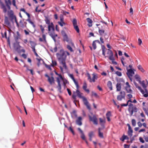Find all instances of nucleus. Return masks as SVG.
<instances>
[{
	"mask_svg": "<svg viewBox=\"0 0 148 148\" xmlns=\"http://www.w3.org/2000/svg\"><path fill=\"white\" fill-rule=\"evenodd\" d=\"M116 91H120L121 89V85L120 83H118L116 85Z\"/></svg>",
	"mask_w": 148,
	"mask_h": 148,
	"instance_id": "obj_32",
	"label": "nucleus"
},
{
	"mask_svg": "<svg viewBox=\"0 0 148 148\" xmlns=\"http://www.w3.org/2000/svg\"><path fill=\"white\" fill-rule=\"evenodd\" d=\"M49 35L52 38L54 41L55 42H56V38L58 36V35L57 34H55L54 32L49 33Z\"/></svg>",
	"mask_w": 148,
	"mask_h": 148,
	"instance_id": "obj_23",
	"label": "nucleus"
},
{
	"mask_svg": "<svg viewBox=\"0 0 148 148\" xmlns=\"http://www.w3.org/2000/svg\"><path fill=\"white\" fill-rule=\"evenodd\" d=\"M99 120L100 121V123H105V120H103L101 118H99Z\"/></svg>",
	"mask_w": 148,
	"mask_h": 148,
	"instance_id": "obj_56",
	"label": "nucleus"
},
{
	"mask_svg": "<svg viewBox=\"0 0 148 148\" xmlns=\"http://www.w3.org/2000/svg\"><path fill=\"white\" fill-rule=\"evenodd\" d=\"M71 114L73 115L75 117H77V111L75 110H73L71 113Z\"/></svg>",
	"mask_w": 148,
	"mask_h": 148,
	"instance_id": "obj_40",
	"label": "nucleus"
},
{
	"mask_svg": "<svg viewBox=\"0 0 148 148\" xmlns=\"http://www.w3.org/2000/svg\"><path fill=\"white\" fill-rule=\"evenodd\" d=\"M21 47L20 46L18 43L17 44H15L14 45V48L18 53H20L21 52L25 53V50L24 49H20V48Z\"/></svg>",
	"mask_w": 148,
	"mask_h": 148,
	"instance_id": "obj_8",
	"label": "nucleus"
},
{
	"mask_svg": "<svg viewBox=\"0 0 148 148\" xmlns=\"http://www.w3.org/2000/svg\"><path fill=\"white\" fill-rule=\"evenodd\" d=\"M137 67L138 69L142 72L143 73L145 72V70L143 69L141 65H139Z\"/></svg>",
	"mask_w": 148,
	"mask_h": 148,
	"instance_id": "obj_35",
	"label": "nucleus"
},
{
	"mask_svg": "<svg viewBox=\"0 0 148 148\" xmlns=\"http://www.w3.org/2000/svg\"><path fill=\"white\" fill-rule=\"evenodd\" d=\"M111 112L110 111H108L106 114L107 117H110L111 116Z\"/></svg>",
	"mask_w": 148,
	"mask_h": 148,
	"instance_id": "obj_49",
	"label": "nucleus"
},
{
	"mask_svg": "<svg viewBox=\"0 0 148 148\" xmlns=\"http://www.w3.org/2000/svg\"><path fill=\"white\" fill-rule=\"evenodd\" d=\"M139 140L140 142L142 143H145V141L143 140L142 137H140L139 138Z\"/></svg>",
	"mask_w": 148,
	"mask_h": 148,
	"instance_id": "obj_53",
	"label": "nucleus"
},
{
	"mask_svg": "<svg viewBox=\"0 0 148 148\" xmlns=\"http://www.w3.org/2000/svg\"><path fill=\"white\" fill-rule=\"evenodd\" d=\"M125 89L127 93H132V91L131 89V86L128 82H127L126 83Z\"/></svg>",
	"mask_w": 148,
	"mask_h": 148,
	"instance_id": "obj_11",
	"label": "nucleus"
},
{
	"mask_svg": "<svg viewBox=\"0 0 148 148\" xmlns=\"http://www.w3.org/2000/svg\"><path fill=\"white\" fill-rule=\"evenodd\" d=\"M124 60H125L124 58H122L121 59V60L122 63L123 64V65L124 66H125V65H124V63L123 62V61Z\"/></svg>",
	"mask_w": 148,
	"mask_h": 148,
	"instance_id": "obj_62",
	"label": "nucleus"
},
{
	"mask_svg": "<svg viewBox=\"0 0 148 148\" xmlns=\"http://www.w3.org/2000/svg\"><path fill=\"white\" fill-rule=\"evenodd\" d=\"M42 38H40L39 39V40L41 42H43L44 43H46L47 41L46 40V36L45 35L43 34L42 35Z\"/></svg>",
	"mask_w": 148,
	"mask_h": 148,
	"instance_id": "obj_24",
	"label": "nucleus"
},
{
	"mask_svg": "<svg viewBox=\"0 0 148 148\" xmlns=\"http://www.w3.org/2000/svg\"><path fill=\"white\" fill-rule=\"evenodd\" d=\"M87 85L86 83H84L83 86V89L88 93H89L90 91L88 89H87Z\"/></svg>",
	"mask_w": 148,
	"mask_h": 148,
	"instance_id": "obj_25",
	"label": "nucleus"
},
{
	"mask_svg": "<svg viewBox=\"0 0 148 148\" xmlns=\"http://www.w3.org/2000/svg\"><path fill=\"white\" fill-rule=\"evenodd\" d=\"M93 132H91L89 133V137H92V136L93 135Z\"/></svg>",
	"mask_w": 148,
	"mask_h": 148,
	"instance_id": "obj_57",
	"label": "nucleus"
},
{
	"mask_svg": "<svg viewBox=\"0 0 148 148\" xmlns=\"http://www.w3.org/2000/svg\"><path fill=\"white\" fill-rule=\"evenodd\" d=\"M26 21H28L30 24H31L34 27H35V25L34 24L33 22H32L30 19H27Z\"/></svg>",
	"mask_w": 148,
	"mask_h": 148,
	"instance_id": "obj_36",
	"label": "nucleus"
},
{
	"mask_svg": "<svg viewBox=\"0 0 148 148\" xmlns=\"http://www.w3.org/2000/svg\"><path fill=\"white\" fill-rule=\"evenodd\" d=\"M87 76L88 77V79L89 80L90 82H95V80L97 79L98 78V77L97 74L94 73L92 74V77L91 78L90 75L89 73H87Z\"/></svg>",
	"mask_w": 148,
	"mask_h": 148,
	"instance_id": "obj_4",
	"label": "nucleus"
},
{
	"mask_svg": "<svg viewBox=\"0 0 148 148\" xmlns=\"http://www.w3.org/2000/svg\"><path fill=\"white\" fill-rule=\"evenodd\" d=\"M60 21L64 22V18L62 15H60Z\"/></svg>",
	"mask_w": 148,
	"mask_h": 148,
	"instance_id": "obj_58",
	"label": "nucleus"
},
{
	"mask_svg": "<svg viewBox=\"0 0 148 148\" xmlns=\"http://www.w3.org/2000/svg\"><path fill=\"white\" fill-rule=\"evenodd\" d=\"M0 4L1 8L3 9V12L4 13H6L7 12V9L5 5L1 2H0Z\"/></svg>",
	"mask_w": 148,
	"mask_h": 148,
	"instance_id": "obj_18",
	"label": "nucleus"
},
{
	"mask_svg": "<svg viewBox=\"0 0 148 148\" xmlns=\"http://www.w3.org/2000/svg\"><path fill=\"white\" fill-rule=\"evenodd\" d=\"M74 28L77 33H79V27L77 25L73 26Z\"/></svg>",
	"mask_w": 148,
	"mask_h": 148,
	"instance_id": "obj_42",
	"label": "nucleus"
},
{
	"mask_svg": "<svg viewBox=\"0 0 148 148\" xmlns=\"http://www.w3.org/2000/svg\"><path fill=\"white\" fill-rule=\"evenodd\" d=\"M67 48L69 50L71 51L72 52L73 51L72 48L69 45H67Z\"/></svg>",
	"mask_w": 148,
	"mask_h": 148,
	"instance_id": "obj_52",
	"label": "nucleus"
},
{
	"mask_svg": "<svg viewBox=\"0 0 148 148\" xmlns=\"http://www.w3.org/2000/svg\"><path fill=\"white\" fill-rule=\"evenodd\" d=\"M8 15L11 18L12 20L14 19V20H15L16 19L15 16L14 15L13 12L12 10H11L10 11H8Z\"/></svg>",
	"mask_w": 148,
	"mask_h": 148,
	"instance_id": "obj_17",
	"label": "nucleus"
},
{
	"mask_svg": "<svg viewBox=\"0 0 148 148\" xmlns=\"http://www.w3.org/2000/svg\"><path fill=\"white\" fill-rule=\"evenodd\" d=\"M107 86L110 90H112V83L111 81H108L107 83Z\"/></svg>",
	"mask_w": 148,
	"mask_h": 148,
	"instance_id": "obj_29",
	"label": "nucleus"
},
{
	"mask_svg": "<svg viewBox=\"0 0 148 148\" xmlns=\"http://www.w3.org/2000/svg\"><path fill=\"white\" fill-rule=\"evenodd\" d=\"M88 117L89 121L92 122L94 124L96 125L98 124V119L95 115H93L92 116H91L89 115Z\"/></svg>",
	"mask_w": 148,
	"mask_h": 148,
	"instance_id": "obj_6",
	"label": "nucleus"
},
{
	"mask_svg": "<svg viewBox=\"0 0 148 148\" xmlns=\"http://www.w3.org/2000/svg\"><path fill=\"white\" fill-rule=\"evenodd\" d=\"M67 90L69 95L70 96L71 95V92L70 90L69 89L67 88Z\"/></svg>",
	"mask_w": 148,
	"mask_h": 148,
	"instance_id": "obj_60",
	"label": "nucleus"
},
{
	"mask_svg": "<svg viewBox=\"0 0 148 148\" xmlns=\"http://www.w3.org/2000/svg\"><path fill=\"white\" fill-rule=\"evenodd\" d=\"M16 34V35L17 36L16 37V39L17 40H18V39L20 38V36H21L20 35L19 33L18 32H17Z\"/></svg>",
	"mask_w": 148,
	"mask_h": 148,
	"instance_id": "obj_43",
	"label": "nucleus"
},
{
	"mask_svg": "<svg viewBox=\"0 0 148 148\" xmlns=\"http://www.w3.org/2000/svg\"><path fill=\"white\" fill-rule=\"evenodd\" d=\"M36 59L38 61V63L37 64V65H38V66H39L40 65V61L41 60L43 61V60L42 59H41V58H40V59L38 58H36Z\"/></svg>",
	"mask_w": 148,
	"mask_h": 148,
	"instance_id": "obj_41",
	"label": "nucleus"
},
{
	"mask_svg": "<svg viewBox=\"0 0 148 148\" xmlns=\"http://www.w3.org/2000/svg\"><path fill=\"white\" fill-rule=\"evenodd\" d=\"M92 46L93 47V48L94 49H96L97 47L96 45V43L95 42V41H93L92 44Z\"/></svg>",
	"mask_w": 148,
	"mask_h": 148,
	"instance_id": "obj_46",
	"label": "nucleus"
},
{
	"mask_svg": "<svg viewBox=\"0 0 148 148\" xmlns=\"http://www.w3.org/2000/svg\"><path fill=\"white\" fill-rule=\"evenodd\" d=\"M144 88H146L148 86V82L147 80L145 81H143L142 82L141 81V83H139Z\"/></svg>",
	"mask_w": 148,
	"mask_h": 148,
	"instance_id": "obj_16",
	"label": "nucleus"
},
{
	"mask_svg": "<svg viewBox=\"0 0 148 148\" xmlns=\"http://www.w3.org/2000/svg\"><path fill=\"white\" fill-rule=\"evenodd\" d=\"M82 117L81 116L78 117L76 120V124L79 126H81L82 125Z\"/></svg>",
	"mask_w": 148,
	"mask_h": 148,
	"instance_id": "obj_19",
	"label": "nucleus"
},
{
	"mask_svg": "<svg viewBox=\"0 0 148 148\" xmlns=\"http://www.w3.org/2000/svg\"><path fill=\"white\" fill-rule=\"evenodd\" d=\"M138 89L140 91L142 94L143 95L144 94L145 92L140 87H138Z\"/></svg>",
	"mask_w": 148,
	"mask_h": 148,
	"instance_id": "obj_55",
	"label": "nucleus"
},
{
	"mask_svg": "<svg viewBox=\"0 0 148 148\" xmlns=\"http://www.w3.org/2000/svg\"><path fill=\"white\" fill-rule=\"evenodd\" d=\"M92 96H94L95 97L97 98L99 97V96L96 93L92 91Z\"/></svg>",
	"mask_w": 148,
	"mask_h": 148,
	"instance_id": "obj_48",
	"label": "nucleus"
},
{
	"mask_svg": "<svg viewBox=\"0 0 148 148\" xmlns=\"http://www.w3.org/2000/svg\"><path fill=\"white\" fill-rule=\"evenodd\" d=\"M120 140L122 142H123L125 139V137H124V135L120 139Z\"/></svg>",
	"mask_w": 148,
	"mask_h": 148,
	"instance_id": "obj_61",
	"label": "nucleus"
},
{
	"mask_svg": "<svg viewBox=\"0 0 148 148\" xmlns=\"http://www.w3.org/2000/svg\"><path fill=\"white\" fill-rule=\"evenodd\" d=\"M133 133V130L131 127L128 128V131L127 132V134L130 137L132 136V133Z\"/></svg>",
	"mask_w": 148,
	"mask_h": 148,
	"instance_id": "obj_27",
	"label": "nucleus"
},
{
	"mask_svg": "<svg viewBox=\"0 0 148 148\" xmlns=\"http://www.w3.org/2000/svg\"><path fill=\"white\" fill-rule=\"evenodd\" d=\"M45 66L46 68H47L49 69L50 70H51V66L46 64L45 65Z\"/></svg>",
	"mask_w": 148,
	"mask_h": 148,
	"instance_id": "obj_63",
	"label": "nucleus"
},
{
	"mask_svg": "<svg viewBox=\"0 0 148 148\" xmlns=\"http://www.w3.org/2000/svg\"><path fill=\"white\" fill-rule=\"evenodd\" d=\"M115 74L119 76H121L122 75V73L121 72L117 71L116 72Z\"/></svg>",
	"mask_w": 148,
	"mask_h": 148,
	"instance_id": "obj_54",
	"label": "nucleus"
},
{
	"mask_svg": "<svg viewBox=\"0 0 148 148\" xmlns=\"http://www.w3.org/2000/svg\"><path fill=\"white\" fill-rule=\"evenodd\" d=\"M45 76L48 78V81L51 85L55 83L54 78L53 76L50 77L47 74H46Z\"/></svg>",
	"mask_w": 148,
	"mask_h": 148,
	"instance_id": "obj_12",
	"label": "nucleus"
},
{
	"mask_svg": "<svg viewBox=\"0 0 148 148\" xmlns=\"http://www.w3.org/2000/svg\"><path fill=\"white\" fill-rule=\"evenodd\" d=\"M76 95L74 94H73L72 96V98L74 100L73 101V102L74 103L76 106H77V105L75 102H78L79 101L77 100H76Z\"/></svg>",
	"mask_w": 148,
	"mask_h": 148,
	"instance_id": "obj_33",
	"label": "nucleus"
},
{
	"mask_svg": "<svg viewBox=\"0 0 148 148\" xmlns=\"http://www.w3.org/2000/svg\"><path fill=\"white\" fill-rule=\"evenodd\" d=\"M40 27L41 30V31L42 34H43L44 33V31L45 30L44 29L43 27V26L42 25H40Z\"/></svg>",
	"mask_w": 148,
	"mask_h": 148,
	"instance_id": "obj_51",
	"label": "nucleus"
},
{
	"mask_svg": "<svg viewBox=\"0 0 148 148\" xmlns=\"http://www.w3.org/2000/svg\"><path fill=\"white\" fill-rule=\"evenodd\" d=\"M30 44L31 46V48L35 47V46L36 45V44L34 41H29Z\"/></svg>",
	"mask_w": 148,
	"mask_h": 148,
	"instance_id": "obj_34",
	"label": "nucleus"
},
{
	"mask_svg": "<svg viewBox=\"0 0 148 148\" xmlns=\"http://www.w3.org/2000/svg\"><path fill=\"white\" fill-rule=\"evenodd\" d=\"M69 53L67 51H64L62 49L60 50V52L57 53L56 56L60 64L62 65L63 67L67 69V67L66 66L65 61L67 55L69 56Z\"/></svg>",
	"mask_w": 148,
	"mask_h": 148,
	"instance_id": "obj_1",
	"label": "nucleus"
},
{
	"mask_svg": "<svg viewBox=\"0 0 148 148\" xmlns=\"http://www.w3.org/2000/svg\"><path fill=\"white\" fill-rule=\"evenodd\" d=\"M57 82L58 83V85L57 86V88H58V90L60 93L62 92L61 91V86L60 84V79L59 77H57L56 78Z\"/></svg>",
	"mask_w": 148,
	"mask_h": 148,
	"instance_id": "obj_15",
	"label": "nucleus"
},
{
	"mask_svg": "<svg viewBox=\"0 0 148 148\" xmlns=\"http://www.w3.org/2000/svg\"><path fill=\"white\" fill-rule=\"evenodd\" d=\"M127 76L129 78L130 81L132 82V76L134 75V72L133 71V70L132 69H127Z\"/></svg>",
	"mask_w": 148,
	"mask_h": 148,
	"instance_id": "obj_9",
	"label": "nucleus"
},
{
	"mask_svg": "<svg viewBox=\"0 0 148 148\" xmlns=\"http://www.w3.org/2000/svg\"><path fill=\"white\" fill-rule=\"evenodd\" d=\"M128 110L130 113V115L131 116L133 115L134 112H137V108L136 106H134V107L132 108V109L130 108H129Z\"/></svg>",
	"mask_w": 148,
	"mask_h": 148,
	"instance_id": "obj_13",
	"label": "nucleus"
},
{
	"mask_svg": "<svg viewBox=\"0 0 148 148\" xmlns=\"http://www.w3.org/2000/svg\"><path fill=\"white\" fill-rule=\"evenodd\" d=\"M52 64H51V66H56L57 65V62L55 60H52Z\"/></svg>",
	"mask_w": 148,
	"mask_h": 148,
	"instance_id": "obj_44",
	"label": "nucleus"
},
{
	"mask_svg": "<svg viewBox=\"0 0 148 148\" xmlns=\"http://www.w3.org/2000/svg\"><path fill=\"white\" fill-rule=\"evenodd\" d=\"M86 20L87 22L88 23V25L89 27H91L92 25V20L90 18H86Z\"/></svg>",
	"mask_w": 148,
	"mask_h": 148,
	"instance_id": "obj_26",
	"label": "nucleus"
},
{
	"mask_svg": "<svg viewBox=\"0 0 148 148\" xmlns=\"http://www.w3.org/2000/svg\"><path fill=\"white\" fill-rule=\"evenodd\" d=\"M62 34L63 36L64 41H66L69 43L71 44L72 46L74 45V44L72 42L71 39L68 37L67 35L64 32L62 31Z\"/></svg>",
	"mask_w": 148,
	"mask_h": 148,
	"instance_id": "obj_7",
	"label": "nucleus"
},
{
	"mask_svg": "<svg viewBox=\"0 0 148 148\" xmlns=\"http://www.w3.org/2000/svg\"><path fill=\"white\" fill-rule=\"evenodd\" d=\"M105 26H102L101 27H99V35L101 36H104L106 39L108 38V37L106 38V36H107V33L105 32L104 30Z\"/></svg>",
	"mask_w": 148,
	"mask_h": 148,
	"instance_id": "obj_5",
	"label": "nucleus"
},
{
	"mask_svg": "<svg viewBox=\"0 0 148 148\" xmlns=\"http://www.w3.org/2000/svg\"><path fill=\"white\" fill-rule=\"evenodd\" d=\"M78 130L80 132L81 134V137L84 140H86V138L85 137V135L83 133V131L80 128H77Z\"/></svg>",
	"mask_w": 148,
	"mask_h": 148,
	"instance_id": "obj_21",
	"label": "nucleus"
},
{
	"mask_svg": "<svg viewBox=\"0 0 148 148\" xmlns=\"http://www.w3.org/2000/svg\"><path fill=\"white\" fill-rule=\"evenodd\" d=\"M73 26L77 25V21L76 19H73Z\"/></svg>",
	"mask_w": 148,
	"mask_h": 148,
	"instance_id": "obj_45",
	"label": "nucleus"
},
{
	"mask_svg": "<svg viewBox=\"0 0 148 148\" xmlns=\"http://www.w3.org/2000/svg\"><path fill=\"white\" fill-rule=\"evenodd\" d=\"M5 3L8 9L10 10L11 9L10 5H11V2L10 0H5Z\"/></svg>",
	"mask_w": 148,
	"mask_h": 148,
	"instance_id": "obj_20",
	"label": "nucleus"
},
{
	"mask_svg": "<svg viewBox=\"0 0 148 148\" xmlns=\"http://www.w3.org/2000/svg\"><path fill=\"white\" fill-rule=\"evenodd\" d=\"M68 130L69 131H71L72 133L73 134V135H75L74 132L73 130V129L72 128V127H69V128L68 129Z\"/></svg>",
	"mask_w": 148,
	"mask_h": 148,
	"instance_id": "obj_50",
	"label": "nucleus"
},
{
	"mask_svg": "<svg viewBox=\"0 0 148 148\" xmlns=\"http://www.w3.org/2000/svg\"><path fill=\"white\" fill-rule=\"evenodd\" d=\"M45 22L48 25L50 24L51 23H50V21L49 18L47 16H45Z\"/></svg>",
	"mask_w": 148,
	"mask_h": 148,
	"instance_id": "obj_28",
	"label": "nucleus"
},
{
	"mask_svg": "<svg viewBox=\"0 0 148 148\" xmlns=\"http://www.w3.org/2000/svg\"><path fill=\"white\" fill-rule=\"evenodd\" d=\"M106 51V49L104 47L102 48V54L105 56L106 58V56H105V52Z\"/></svg>",
	"mask_w": 148,
	"mask_h": 148,
	"instance_id": "obj_38",
	"label": "nucleus"
},
{
	"mask_svg": "<svg viewBox=\"0 0 148 148\" xmlns=\"http://www.w3.org/2000/svg\"><path fill=\"white\" fill-rule=\"evenodd\" d=\"M148 132H147L145 134L143 135V137L145 139V141L147 142H148Z\"/></svg>",
	"mask_w": 148,
	"mask_h": 148,
	"instance_id": "obj_30",
	"label": "nucleus"
},
{
	"mask_svg": "<svg viewBox=\"0 0 148 148\" xmlns=\"http://www.w3.org/2000/svg\"><path fill=\"white\" fill-rule=\"evenodd\" d=\"M120 95L117 96V99L118 101H121L123 99H124L125 96V92L121 91L120 93Z\"/></svg>",
	"mask_w": 148,
	"mask_h": 148,
	"instance_id": "obj_10",
	"label": "nucleus"
},
{
	"mask_svg": "<svg viewBox=\"0 0 148 148\" xmlns=\"http://www.w3.org/2000/svg\"><path fill=\"white\" fill-rule=\"evenodd\" d=\"M4 24L8 27H11L10 23L8 21V18L7 17H5L4 20Z\"/></svg>",
	"mask_w": 148,
	"mask_h": 148,
	"instance_id": "obj_22",
	"label": "nucleus"
},
{
	"mask_svg": "<svg viewBox=\"0 0 148 148\" xmlns=\"http://www.w3.org/2000/svg\"><path fill=\"white\" fill-rule=\"evenodd\" d=\"M137 124L139 127H141L142 126V124L140 122V121H138L137 123Z\"/></svg>",
	"mask_w": 148,
	"mask_h": 148,
	"instance_id": "obj_59",
	"label": "nucleus"
},
{
	"mask_svg": "<svg viewBox=\"0 0 148 148\" xmlns=\"http://www.w3.org/2000/svg\"><path fill=\"white\" fill-rule=\"evenodd\" d=\"M62 13L64 15H66L67 14H69V12H68L63 11V12Z\"/></svg>",
	"mask_w": 148,
	"mask_h": 148,
	"instance_id": "obj_64",
	"label": "nucleus"
},
{
	"mask_svg": "<svg viewBox=\"0 0 148 148\" xmlns=\"http://www.w3.org/2000/svg\"><path fill=\"white\" fill-rule=\"evenodd\" d=\"M48 29L49 34L50 33L54 32L55 29L54 28V26L52 22L50 24L48 25Z\"/></svg>",
	"mask_w": 148,
	"mask_h": 148,
	"instance_id": "obj_14",
	"label": "nucleus"
},
{
	"mask_svg": "<svg viewBox=\"0 0 148 148\" xmlns=\"http://www.w3.org/2000/svg\"><path fill=\"white\" fill-rule=\"evenodd\" d=\"M134 77L137 81L139 83H141V79L140 76L138 75H135Z\"/></svg>",
	"mask_w": 148,
	"mask_h": 148,
	"instance_id": "obj_31",
	"label": "nucleus"
},
{
	"mask_svg": "<svg viewBox=\"0 0 148 148\" xmlns=\"http://www.w3.org/2000/svg\"><path fill=\"white\" fill-rule=\"evenodd\" d=\"M58 23L62 27L64 25H65V23L64 22H58Z\"/></svg>",
	"mask_w": 148,
	"mask_h": 148,
	"instance_id": "obj_47",
	"label": "nucleus"
},
{
	"mask_svg": "<svg viewBox=\"0 0 148 148\" xmlns=\"http://www.w3.org/2000/svg\"><path fill=\"white\" fill-rule=\"evenodd\" d=\"M107 54L108 56H106V57H108L109 59L112 61V64L114 65H117V62L114 61L115 58L114 57L113 53L112 51L110 49H108Z\"/></svg>",
	"mask_w": 148,
	"mask_h": 148,
	"instance_id": "obj_3",
	"label": "nucleus"
},
{
	"mask_svg": "<svg viewBox=\"0 0 148 148\" xmlns=\"http://www.w3.org/2000/svg\"><path fill=\"white\" fill-rule=\"evenodd\" d=\"M78 97L81 98H82L84 102V104L86 106L87 109L89 110H91V107L87 99L84 97L82 96V93L80 92L79 90H76V91Z\"/></svg>",
	"mask_w": 148,
	"mask_h": 148,
	"instance_id": "obj_2",
	"label": "nucleus"
},
{
	"mask_svg": "<svg viewBox=\"0 0 148 148\" xmlns=\"http://www.w3.org/2000/svg\"><path fill=\"white\" fill-rule=\"evenodd\" d=\"M132 125L135 127L136 126V122L135 119H132Z\"/></svg>",
	"mask_w": 148,
	"mask_h": 148,
	"instance_id": "obj_39",
	"label": "nucleus"
},
{
	"mask_svg": "<svg viewBox=\"0 0 148 148\" xmlns=\"http://www.w3.org/2000/svg\"><path fill=\"white\" fill-rule=\"evenodd\" d=\"M98 130L99 136L101 138H103V133L100 132V128H99Z\"/></svg>",
	"mask_w": 148,
	"mask_h": 148,
	"instance_id": "obj_37",
	"label": "nucleus"
}]
</instances>
